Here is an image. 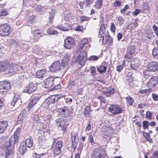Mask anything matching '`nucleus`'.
I'll use <instances>...</instances> for the list:
<instances>
[{
  "instance_id": "1",
  "label": "nucleus",
  "mask_w": 158,
  "mask_h": 158,
  "mask_svg": "<svg viewBox=\"0 0 158 158\" xmlns=\"http://www.w3.org/2000/svg\"><path fill=\"white\" fill-rule=\"evenodd\" d=\"M15 144L14 143L13 140L9 139L8 141L6 142L3 145V148L6 149V157H7V155H10L13 154L15 152V148L14 147V144Z\"/></svg>"
},
{
  "instance_id": "2",
  "label": "nucleus",
  "mask_w": 158,
  "mask_h": 158,
  "mask_svg": "<svg viewBox=\"0 0 158 158\" xmlns=\"http://www.w3.org/2000/svg\"><path fill=\"white\" fill-rule=\"evenodd\" d=\"M55 122L57 127L64 131H66L69 124L67 119L63 118L56 119Z\"/></svg>"
},
{
  "instance_id": "3",
  "label": "nucleus",
  "mask_w": 158,
  "mask_h": 158,
  "mask_svg": "<svg viewBox=\"0 0 158 158\" xmlns=\"http://www.w3.org/2000/svg\"><path fill=\"white\" fill-rule=\"evenodd\" d=\"M106 152L101 147L96 148L92 155V158H103L105 155Z\"/></svg>"
},
{
  "instance_id": "4",
  "label": "nucleus",
  "mask_w": 158,
  "mask_h": 158,
  "mask_svg": "<svg viewBox=\"0 0 158 158\" xmlns=\"http://www.w3.org/2000/svg\"><path fill=\"white\" fill-rule=\"evenodd\" d=\"M87 56V54L85 51L84 50L81 53H80L78 57L76 60L75 58V60L73 61L74 62H78L81 65L83 66L85 63V60Z\"/></svg>"
},
{
  "instance_id": "5",
  "label": "nucleus",
  "mask_w": 158,
  "mask_h": 158,
  "mask_svg": "<svg viewBox=\"0 0 158 158\" xmlns=\"http://www.w3.org/2000/svg\"><path fill=\"white\" fill-rule=\"evenodd\" d=\"M23 68L17 64H13L10 65L7 75H10L15 73H19L21 70H23Z\"/></svg>"
},
{
  "instance_id": "6",
  "label": "nucleus",
  "mask_w": 158,
  "mask_h": 158,
  "mask_svg": "<svg viewBox=\"0 0 158 158\" xmlns=\"http://www.w3.org/2000/svg\"><path fill=\"white\" fill-rule=\"evenodd\" d=\"M109 111L114 115L121 113L122 112L121 108L117 105H111L109 108Z\"/></svg>"
},
{
  "instance_id": "7",
  "label": "nucleus",
  "mask_w": 158,
  "mask_h": 158,
  "mask_svg": "<svg viewBox=\"0 0 158 158\" xmlns=\"http://www.w3.org/2000/svg\"><path fill=\"white\" fill-rule=\"evenodd\" d=\"M10 26L7 24H3L0 26V35L5 36L9 34Z\"/></svg>"
},
{
  "instance_id": "8",
  "label": "nucleus",
  "mask_w": 158,
  "mask_h": 158,
  "mask_svg": "<svg viewBox=\"0 0 158 158\" xmlns=\"http://www.w3.org/2000/svg\"><path fill=\"white\" fill-rule=\"evenodd\" d=\"M11 88L10 83L7 81L0 82V90L2 92H8Z\"/></svg>"
},
{
  "instance_id": "9",
  "label": "nucleus",
  "mask_w": 158,
  "mask_h": 158,
  "mask_svg": "<svg viewBox=\"0 0 158 158\" xmlns=\"http://www.w3.org/2000/svg\"><path fill=\"white\" fill-rule=\"evenodd\" d=\"M10 64L6 60L0 62V71H3L7 75Z\"/></svg>"
},
{
  "instance_id": "10",
  "label": "nucleus",
  "mask_w": 158,
  "mask_h": 158,
  "mask_svg": "<svg viewBox=\"0 0 158 158\" xmlns=\"http://www.w3.org/2000/svg\"><path fill=\"white\" fill-rule=\"evenodd\" d=\"M54 79V77L52 76L47 78L42 82L43 86L45 88H50L53 85Z\"/></svg>"
},
{
  "instance_id": "11",
  "label": "nucleus",
  "mask_w": 158,
  "mask_h": 158,
  "mask_svg": "<svg viewBox=\"0 0 158 158\" xmlns=\"http://www.w3.org/2000/svg\"><path fill=\"white\" fill-rule=\"evenodd\" d=\"M37 87L31 82L27 85L23 90V92L31 94L36 91Z\"/></svg>"
},
{
  "instance_id": "12",
  "label": "nucleus",
  "mask_w": 158,
  "mask_h": 158,
  "mask_svg": "<svg viewBox=\"0 0 158 158\" xmlns=\"http://www.w3.org/2000/svg\"><path fill=\"white\" fill-rule=\"evenodd\" d=\"M74 40L70 37H68L64 40V46L66 49H70L74 46Z\"/></svg>"
},
{
  "instance_id": "13",
  "label": "nucleus",
  "mask_w": 158,
  "mask_h": 158,
  "mask_svg": "<svg viewBox=\"0 0 158 158\" xmlns=\"http://www.w3.org/2000/svg\"><path fill=\"white\" fill-rule=\"evenodd\" d=\"M61 95L58 94H55L49 96L46 100L48 104L49 105L54 103L57 102L60 98Z\"/></svg>"
},
{
  "instance_id": "14",
  "label": "nucleus",
  "mask_w": 158,
  "mask_h": 158,
  "mask_svg": "<svg viewBox=\"0 0 158 158\" xmlns=\"http://www.w3.org/2000/svg\"><path fill=\"white\" fill-rule=\"evenodd\" d=\"M147 68L148 71L155 72L158 69V62L153 61L148 64Z\"/></svg>"
},
{
  "instance_id": "15",
  "label": "nucleus",
  "mask_w": 158,
  "mask_h": 158,
  "mask_svg": "<svg viewBox=\"0 0 158 158\" xmlns=\"http://www.w3.org/2000/svg\"><path fill=\"white\" fill-rule=\"evenodd\" d=\"M62 66L59 61H56L51 65L49 68V70L51 72H55L61 69Z\"/></svg>"
},
{
  "instance_id": "16",
  "label": "nucleus",
  "mask_w": 158,
  "mask_h": 158,
  "mask_svg": "<svg viewBox=\"0 0 158 158\" xmlns=\"http://www.w3.org/2000/svg\"><path fill=\"white\" fill-rule=\"evenodd\" d=\"M58 111L60 115L63 117L67 118L70 116L69 110L65 107L58 109Z\"/></svg>"
},
{
  "instance_id": "17",
  "label": "nucleus",
  "mask_w": 158,
  "mask_h": 158,
  "mask_svg": "<svg viewBox=\"0 0 158 158\" xmlns=\"http://www.w3.org/2000/svg\"><path fill=\"white\" fill-rule=\"evenodd\" d=\"M106 31V30L105 25L104 24L101 25L100 28L98 37L100 38L99 42H100L101 41L102 44L103 43L104 37L105 36Z\"/></svg>"
},
{
  "instance_id": "18",
  "label": "nucleus",
  "mask_w": 158,
  "mask_h": 158,
  "mask_svg": "<svg viewBox=\"0 0 158 158\" xmlns=\"http://www.w3.org/2000/svg\"><path fill=\"white\" fill-rule=\"evenodd\" d=\"M158 83V78L157 77L153 76L152 77L148 82V86L150 88L153 87L156 85Z\"/></svg>"
},
{
  "instance_id": "19",
  "label": "nucleus",
  "mask_w": 158,
  "mask_h": 158,
  "mask_svg": "<svg viewBox=\"0 0 158 158\" xmlns=\"http://www.w3.org/2000/svg\"><path fill=\"white\" fill-rule=\"evenodd\" d=\"M93 0H82L79 2V6L81 9L84 7H89Z\"/></svg>"
},
{
  "instance_id": "20",
  "label": "nucleus",
  "mask_w": 158,
  "mask_h": 158,
  "mask_svg": "<svg viewBox=\"0 0 158 158\" xmlns=\"http://www.w3.org/2000/svg\"><path fill=\"white\" fill-rule=\"evenodd\" d=\"M46 71L44 69L38 70L36 73V77L38 78H43L46 76Z\"/></svg>"
},
{
  "instance_id": "21",
  "label": "nucleus",
  "mask_w": 158,
  "mask_h": 158,
  "mask_svg": "<svg viewBox=\"0 0 158 158\" xmlns=\"http://www.w3.org/2000/svg\"><path fill=\"white\" fill-rule=\"evenodd\" d=\"M8 126V124L7 121H0V134L4 132Z\"/></svg>"
},
{
  "instance_id": "22",
  "label": "nucleus",
  "mask_w": 158,
  "mask_h": 158,
  "mask_svg": "<svg viewBox=\"0 0 158 158\" xmlns=\"http://www.w3.org/2000/svg\"><path fill=\"white\" fill-rule=\"evenodd\" d=\"M139 64V60L137 58H135L131 61V66L133 69L136 70L138 68Z\"/></svg>"
},
{
  "instance_id": "23",
  "label": "nucleus",
  "mask_w": 158,
  "mask_h": 158,
  "mask_svg": "<svg viewBox=\"0 0 158 158\" xmlns=\"http://www.w3.org/2000/svg\"><path fill=\"white\" fill-rule=\"evenodd\" d=\"M27 150L26 145L24 141L20 143L19 147V151L22 155H23Z\"/></svg>"
},
{
  "instance_id": "24",
  "label": "nucleus",
  "mask_w": 158,
  "mask_h": 158,
  "mask_svg": "<svg viewBox=\"0 0 158 158\" xmlns=\"http://www.w3.org/2000/svg\"><path fill=\"white\" fill-rule=\"evenodd\" d=\"M8 42L9 43L10 47L12 48H16L19 46V45L17 42L14 40L10 39H7Z\"/></svg>"
},
{
  "instance_id": "25",
  "label": "nucleus",
  "mask_w": 158,
  "mask_h": 158,
  "mask_svg": "<svg viewBox=\"0 0 158 158\" xmlns=\"http://www.w3.org/2000/svg\"><path fill=\"white\" fill-rule=\"evenodd\" d=\"M70 59V56L67 54H66L62 60V66H65L68 64L69 62Z\"/></svg>"
},
{
  "instance_id": "26",
  "label": "nucleus",
  "mask_w": 158,
  "mask_h": 158,
  "mask_svg": "<svg viewBox=\"0 0 158 158\" xmlns=\"http://www.w3.org/2000/svg\"><path fill=\"white\" fill-rule=\"evenodd\" d=\"M114 92V90L112 87H109L103 91V93L106 95V97L110 96Z\"/></svg>"
},
{
  "instance_id": "27",
  "label": "nucleus",
  "mask_w": 158,
  "mask_h": 158,
  "mask_svg": "<svg viewBox=\"0 0 158 158\" xmlns=\"http://www.w3.org/2000/svg\"><path fill=\"white\" fill-rule=\"evenodd\" d=\"M53 143L54 144V147L60 149L63 146V143L62 141L59 140L58 141L56 139H54L53 141Z\"/></svg>"
},
{
  "instance_id": "28",
  "label": "nucleus",
  "mask_w": 158,
  "mask_h": 158,
  "mask_svg": "<svg viewBox=\"0 0 158 158\" xmlns=\"http://www.w3.org/2000/svg\"><path fill=\"white\" fill-rule=\"evenodd\" d=\"M135 52V47L133 46H130L127 49V56L129 58H131V56Z\"/></svg>"
},
{
  "instance_id": "29",
  "label": "nucleus",
  "mask_w": 158,
  "mask_h": 158,
  "mask_svg": "<svg viewBox=\"0 0 158 158\" xmlns=\"http://www.w3.org/2000/svg\"><path fill=\"white\" fill-rule=\"evenodd\" d=\"M105 131L106 134H104L106 136H108L109 137H110L111 136V134L113 132V131L112 127H106L104 129Z\"/></svg>"
},
{
  "instance_id": "30",
  "label": "nucleus",
  "mask_w": 158,
  "mask_h": 158,
  "mask_svg": "<svg viewBox=\"0 0 158 158\" xmlns=\"http://www.w3.org/2000/svg\"><path fill=\"white\" fill-rule=\"evenodd\" d=\"M40 49V47L36 45H34L33 48V52L38 55H41L43 53L42 51Z\"/></svg>"
},
{
  "instance_id": "31",
  "label": "nucleus",
  "mask_w": 158,
  "mask_h": 158,
  "mask_svg": "<svg viewBox=\"0 0 158 158\" xmlns=\"http://www.w3.org/2000/svg\"><path fill=\"white\" fill-rule=\"evenodd\" d=\"M25 145H27L28 148L31 147L33 144V140L32 138L31 137H29V138L27 139L26 141L24 142Z\"/></svg>"
},
{
  "instance_id": "32",
  "label": "nucleus",
  "mask_w": 158,
  "mask_h": 158,
  "mask_svg": "<svg viewBox=\"0 0 158 158\" xmlns=\"http://www.w3.org/2000/svg\"><path fill=\"white\" fill-rule=\"evenodd\" d=\"M88 42V40L85 38L83 39L81 41L80 43L79 49L82 50L85 45Z\"/></svg>"
},
{
  "instance_id": "33",
  "label": "nucleus",
  "mask_w": 158,
  "mask_h": 158,
  "mask_svg": "<svg viewBox=\"0 0 158 158\" xmlns=\"http://www.w3.org/2000/svg\"><path fill=\"white\" fill-rule=\"evenodd\" d=\"M40 98V97L39 96H36L34 97L30 101L29 103L32 104L34 106L39 100Z\"/></svg>"
},
{
  "instance_id": "34",
  "label": "nucleus",
  "mask_w": 158,
  "mask_h": 158,
  "mask_svg": "<svg viewBox=\"0 0 158 158\" xmlns=\"http://www.w3.org/2000/svg\"><path fill=\"white\" fill-rule=\"evenodd\" d=\"M107 67L103 65H101L98 67L97 70L101 73H105L107 69Z\"/></svg>"
},
{
  "instance_id": "35",
  "label": "nucleus",
  "mask_w": 158,
  "mask_h": 158,
  "mask_svg": "<svg viewBox=\"0 0 158 158\" xmlns=\"http://www.w3.org/2000/svg\"><path fill=\"white\" fill-rule=\"evenodd\" d=\"M68 87L69 89H76V87L74 82L73 81H70Z\"/></svg>"
},
{
  "instance_id": "36",
  "label": "nucleus",
  "mask_w": 158,
  "mask_h": 158,
  "mask_svg": "<svg viewBox=\"0 0 158 158\" xmlns=\"http://www.w3.org/2000/svg\"><path fill=\"white\" fill-rule=\"evenodd\" d=\"M126 99L129 105L132 106L133 105V103L134 101V99L131 96H128L126 98Z\"/></svg>"
},
{
  "instance_id": "37",
  "label": "nucleus",
  "mask_w": 158,
  "mask_h": 158,
  "mask_svg": "<svg viewBox=\"0 0 158 158\" xmlns=\"http://www.w3.org/2000/svg\"><path fill=\"white\" fill-rule=\"evenodd\" d=\"M91 111V110H90V107L89 106H86L85 108L84 109V114L85 116L87 117H88Z\"/></svg>"
},
{
  "instance_id": "38",
  "label": "nucleus",
  "mask_w": 158,
  "mask_h": 158,
  "mask_svg": "<svg viewBox=\"0 0 158 158\" xmlns=\"http://www.w3.org/2000/svg\"><path fill=\"white\" fill-rule=\"evenodd\" d=\"M35 10L36 11H45L46 10V8L43 6L40 5H38L36 6L35 7Z\"/></svg>"
},
{
  "instance_id": "39",
  "label": "nucleus",
  "mask_w": 158,
  "mask_h": 158,
  "mask_svg": "<svg viewBox=\"0 0 158 158\" xmlns=\"http://www.w3.org/2000/svg\"><path fill=\"white\" fill-rule=\"evenodd\" d=\"M55 13V10H52L50 12V15L49 16V22L50 23L52 22V20L54 19V16Z\"/></svg>"
},
{
  "instance_id": "40",
  "label": "nucleus",
  "mask_w": 158,
  "mask_h": 158,
  "mask_svg": "<svg viewBox=\"0 0 158 158\" xmlns=\"http://www.w3.org/2000/svg\"><path fill=\"white\" fill-rule=\"evenodd\" d=\"M61 152V149L53 147V154L55 156L60 154Z\"/></svg>"
},
{
  "instance_id": "41",
  "label": "nucleus",
  "mask_w": 158,
  "mask_h": 158,
  "mask_svg": "<svg viewBox=\"0 0 158 158\" xmlns=\"http://www.w3.org/2000/svg\"><path fill=\"white\" fill-rule=\"evenodd\" d=\"M47 32L49 35H55L58 34V32L56 31L52 30V29H48L47 30Z\"/></svg>"
},
{
  "instance_id": "42",
  "label": "nucleus",
  "mask_w": 158,
  "mask_h": 158,
  "mask_svg": "<svg viewBox=\"0 0 158 158\" xmlns=\"http://www.w3.org/2000/svg\"><path fill=\"white\" fill-rule=\"evenodd\" d=\"M152 55L153 56L157 59H158V48H154L152 50Z\"/></svg>"
},
{
  "instance_id": "43",
  "label": "nucleus",
  "mask_w": 158,
  "mask_h": 158,
  "mask_svg": "<svg viewBox=\"0 0 158 158\" xmlns=\"http://www.w3.org/2000/svg\"><path fill=\"white\" fill-rule=\"evenodd\" d=\"M40 114L38 113L34 114L32 115V118L34 121L38 122L40 120Z\"/></svg>"
},
{
  "instance_id": "44",
  "label": "nucleus",
  "mask_w": 158,
  "mask_h": 158,
  "mask_svg": "<svg viewBox=\"0 0 158 158\" xmlns=\"http://www.w3.org/2000/svg\"><path fill=\"white\" fill-rule=\"evenodd\" d=\"M33 38H32V37H30V38L28 40H30L31 39H33L34 40V41H37L40 38V37L42 36L41 35H38L37 34H33Z\"/></svg>"
},
{
  "instance_id": "45",
  "label": "nucleus",
  "mask_w": 158,
  "mask_h": 158,
  "mask_svg": "<svg viewBox=\"0 0 158 158\" xmlns=\"http://www.w3.org/2000/svg\"><path fill=\"white\" fill-rule=\"evenodd\" d=\"M7 13V12L5 9L2 8L0 10V16L6 15Z\"/></svg>"
},
{
  "instance_id": "46",
  "label": "nucleus",
  "mask_w": 158,
  "mask_h": 158,
  "mask_svg": "<svg viewBox=\"0 0 158 158\" xmlns=\"http://www.w3.org/2000/svg\"><path fill=\"white\" fill-rule=\"evenodd\" d=\"M18 135L14 134V137H10L9 139L10 140H13L14 143L16 144L18 142Z\"/></svg>"
},
{
  "instance_id": "47",
  "label": "nucleus",
  "mask_w": 158,
  "mask_h": 158,
  "mask_svg": "<svg viewBox=\"0 0 158 158\" xmlns=\"http://www.w3.org/2000/svg\"><path fill=\"white\" fill-rule=\"evenodd\" d=\"M149 122L148 121H143V127L144 130L148 128L149 126Z\"/></svg>"
},
{
  "instance_id": "48",
  "label": "nucleus",
  "mask_w": 158,
  "mask_h": 158,
  "mask_svg": "<svg viewBox=\"0 0 158 158\" xmlns=\"http://www.w3.org/2000/svg\"><path fill=\"white\" fill-rule=\"evenodd\" d=\"M24 118H23L21 116V115H19L17 118V124H19L22 123Z\"/></svg>"
},
{
  "instance_id": "49",
  "label": "nucleus",
  "mask_w": 158,
  "mask_h": 158,
  "mask_svg": "<svg viewBox=\"0 0 158 158\" xmlns=\"http://www.w3.org/2000/svg\"><path fill=\"white\" fill-rule=\"evenodd\" d=\"M26 114H27L26 110L25 109H23L21 110L20 114L19 115H21V116H22L23 118H25V117H26Z\"/></svg>"
},
{
  "instance_id": "50",
  "label": "nucleus",
  "mask_w": 158,
  "mask_h": 158,
  "mask_svg": "<svg viewBox=\"0 0 158 158\" xmlns=\"http://www.w3.org/2000/svg\"><path fill=\"white\" fill-rule=\"evenodd\" d=\"M110 29L111 31L113 33L115 32L116 29V27L113 23H112L110 27Z\"/></svg>"
},
{
  "instance_id": "51",
  "label": "nucleus",
  "mask_w": 158,
  "mask_h": 158,
  "mask_svg": "<svg viewBox=\"0 0 158 158\" xmlns=\"http://www.w3.org/2000/svg\"><path fill=\"white\" fill-rule=\"evenodd\" d=\"M57 28L61 30L62 31H67L68 30V28H67L65 26H63L62 25L58 26Z\"/></svg>"
},
{
  "instance_id": "52",
  "label": "nucleus",
  "mask_w": 158,
  "mask_h": 158,
  "mask_svg": "<svg viewBox=\"0 0 158 158\" xmlns=\"http://www.w3.org/2000/svg\"><path fill=\"white\" fill-rule=\"evenodd\" d=\"M98 98L100 100L101 102H102L104 103H107V101L106 100H105V98L101 96H98Z\"/></svg>"
},
{
  "instance_id": "53",
  "label": "nucleus",
  "mask_w": 158,
  "mask_h": 158,
  "mask_svg": "<svg viewBox=\"0 0 158 158\" xmlns=\"http://www.w3.org/2000/svg\"><path fill=\"white\" fill-rule=\"evenodd\" d=\"M95 70L96 68L94 66L91 67L90 69V73L93 74V75H96V73Z\"/></svg>"
},
{
  "instance_id": "54",
  "label": "nucleus",
  "mask_w": 158,
  "mask_h": 158,
  "mask_svg": "<svg viewBox=\"0 0 158 158\" xmlns=\"http://www.w3.org/2000/svg\"><path fill=\"white\" fill-rule=\"evenodd\" d=\"M105 36V39L106 41H109L110 39L111 38L107 31H106Z\"/></svg>"
},
{
  "instance_id": "55",
  "label": "nucleus",
  "mask_w": 158,
  "mask_h": 158,
  "mask_svg": "<svg viewBox=\"0 0 158 158\" xmlns=\"http://www.w3.org/2000/svg\"><path fill=\"white\" fill-rule=\"evenodd\" d=\"M152 113L149 111H148L146 113V117L148 119H151L152 118Z\"/></svg>"
},
{
  "instance_id": "56",
  "label": "nucleus",
  "mask_w": 158,
  "mask_h": 158,
  "mask_svg": "<svg viewBox=\"0 0 158 158\" xmlns=\"http://www.w3.org/2000/svg\"><path fill=\"white\" fill-rule=\"evenodd\" d=\"M118 20L119 21V24L122 25L123 24L124 20L122 16H119L118 18Z\"/></svg>"
},
{
  "instance_id": "57",
  "label": "nucleus",
  "mask_w": 158,
  "mask_h": 158,
  "mask_svg": "<svg viewBox=\"0 0 158 158\" xmlns=\"http://www.w3.org/2000/svg\"><path fill=\"white\" fill-rule=\"evenodd\" d=\"M152 28L154 31L156 35L158 36V27L155 25L154 24L152 27Z\"/></svg>"
},
{
  "instance_id": "58",
  "label": "nucleus",
  "mask_w": 158,
  "mask_h": 158,
  "mask_svg": "<svg viewBox=\"0 0 158 158\" xmlns=\"http://www.w3.org/2000/svg\"><path fill=\"white\" fill-rule=\"evenodd\" d=\"M89 141L90 142L91 144L93 145L94 143V141L93 139V138L92 135H89V137L88 139Z\"/></svg>"
},
{
  "instance_id": "59",
  "label": "nucleus",
  "mask_w": 158,
  "mask_h": 158,
  "mask_svg": "<svg viewBox=\"0 0 158 158\" xmlns=\"http://www.w3.org/2000/svg\"><path fill=\"white\" fill-rule=\"evenodd\" d=\"M123 66L122 65H118L116 68V70L118 72H120L123 69Z\"/></svg>"
},
{
  "instance_id": "60",
  "label": "nucleus",
  "mask_w": 158,
  "mask_h": 158,
  "mask_svg": "<svg viewBox=\"0 0 158 158\" xmlns=\"http://www.w3.org/2000/svg\"><path fill=\"white\" fill-rule=\"evenodd\" d=\"M18 100V99L17 98H14V99L13 100V101L11 103V105L13 106H15V105L16 104V102Z\"/></svg>"
},
{
  "instance_id": "61",
  "label": "nucleus",
  "mask_w": 158,
  "mask_h": 158,
  "mask_svg": "<svg viewBox=\"0 0 158 158\" xmlns=\"http://www.w3.org/2000/svg\"><path fill=\"white\" fill-rule=\"evenodd\" d=\"M78 140L77 141H72V147L75 149L77 145Z\"/></svg>"
},
{
  "instance_id": "62",
  "label": "nucleus",
  "mask_w": 158,
  "mask_h": 158,
  "mask_svg": "<svg viewBox=\"0 0 158 158\" xmlns=\"http://www.w3.org/2000/svg\"><path fill=\"white\" fill-rule=\"evenodd\" d=\"M98 57L96 56H92L89 58V60H98Z\"/></svg>"
},
{
  "instance_id": "63",
  "label": "nucleus",
  "mask_w": 158,
  "mask_h": 158,
  "mask_svg": "<svg viewBox=\"0 0 158 158\" xmlns=\"http://www.w3.org/2000/svg\"><path fill=\"white\" fill-rule=\"evenodd\" d=\"M135 26L134 23H131L128 26V29L131 30H134L135 28Z\"/></svg>"
},
{
  "instance_id": "64",
  "label": "nucleus",
  "mask_w": 158,
  "mask_h": 158,
  "mask_svg": "<svg viewBox=\"0 0 158 158\" xmlns=\"http://www.w3.org/2000/svg\"><path fill=\"white\" fill-rule=\"evenodd\" d=\"M152 98H153V100L154 101H157L158 100V95L156 94H152Z\"/></svg>"
}]
</instances>
